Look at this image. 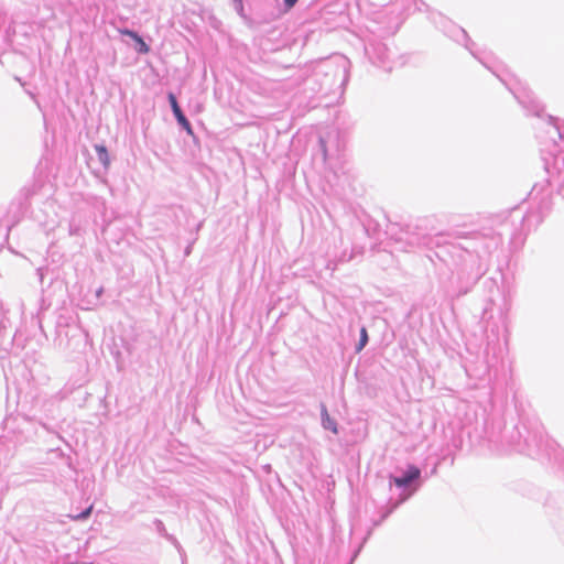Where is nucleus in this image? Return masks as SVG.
<instances>
[{
    "instance_id": "1",
    "label": "nucleus",
    "mask_w": 564,
    "mask_h": 564,
    "mask_svg": "<svg viewBox=\"0 0 564 564\" xmlns=\"http://www.w3.org/2000/svg\"><path fill=\"white\" fill-rule=\"evenodd\" d=\"M169 101L171 104V108L173 110V113L177 120V122L187 131V132H192V127H191V123L189 121L186 119V117L184 116V113L182 112L180 106H178V102L176 100V97L174 96V94L170 93L169 94Z\"/></svg>"
},
{
    "instance_id": "2",
    "label": "nucleus",
    "mask_w": 564,
    "mask_h": 564,
    "mask_svg": "<svg viewBox=\"0 0 564 564\" xmlns=\"http://www.w3.org/2000/svg\"><path fill=\"white\" fill-rule=\"evenodd\" d=\"M420 475H421V471H420V469L417 467L409 466L406 473L402 477H394L393 478V482L399 488L405 487L411 481L417 479L420 477Z\"/></svg>"
},
{
    "instance_id": "3",
    "label": "nucleus",
    "mask_w": 564,
    "mask_h": 564,
    "mask_svg": "<svg viewBox=\"0 0 564 564\" xmlns=\"http://www.w3.org/2000/svg\"><path fill=\"white\" fill-rule=\"evenodd\" d=\"M120 32H121V34L128 35L132 40L135 41V43L138 45V48H137L138 53H140V54H148L150 52L149 45L135 32H133L131 30H122Z\"/></svg>"
},
{
    "instance_id": "4",
    "label": "nucleus",
    "mask_w": 564,
    "mask_h": 564,
    "mask_svg": "<svg viewBox=\"0 0 564 564\" xmlns=\"http://www.w3.org/2000/svg\"><path fill=\"white\" fill-rule=\"evenodd\" d=\"M99 161L105 165L108 166L110 164V159L107 152V149L104 145H96L95 147Z\"/></svg>"
},
{
    "instance_id": "5",
    "label": "nucleus",
    "mask_w": 564,
    "mask_h": 564,
    "mask_svg": "<svg viewBox=\"0 0 564 564\" xmlns=\"http://www.w3.org/2000/svg\"><path fill=\"white\" fill-rule=\"evenodd\" d=\"M323 425L325 429L332 430L337 433L336 423L329 417L326 409H323Z\"/></svg>"
},
{
    "instance_id": "6",
    "label": "nucleus",
    "mask_w": 564,
    "mask_h": 564,
    "mask_svg": "<svg viewBox=\"0 0 564 564\" xmlns=\"http://www.w3.org/2000/svg\"><path fill=\"white\" fill-rule=\"evenodd\" d=\"M367 341H368V333H367V329L365 327H362L360 329V339H359V344L357 347V351H360L366 346Z\"/></svg>"
},
{
    "instance_id": "7",
    "label": "nucleus",
    "mask_w": 564,
    "mask_h": 564,
    "mask_svg": "<svg viewBox=\"0 0 564 564\" xmlns=\"http://www.w3.org/2000/svg\"><path fill=\"white\" fill-rule=\"evenodd\" d=\"M93 506L88 507L84 512L79 516L75 517V519H86L91 512Z\"/></svg>"
},
{
    "instance_id": "8",
    "label": "nucleus",
    "mask_w": 564,
    "mask_h": 564,
    "mask_svg": "<svg viewBox=\"0 0 564 564\" xmlns=\"http://www.w3.org/2000/svg\"><path fill=\"white\" fill-rule=\"evenodd\" d=\"M286 9H292L299 0H283Z\"/></svg>"
}]
</instances>
